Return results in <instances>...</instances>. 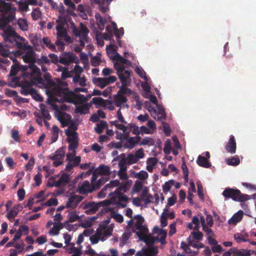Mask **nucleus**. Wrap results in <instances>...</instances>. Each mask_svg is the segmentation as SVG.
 Returning <instances> with one entry per match:
<instances>
[{
  "label": "nucleus",
  "mask_w": 256,
  "mask_h": 256,
  "mask_svg": "<svg viewBox=\"0 0 256 256\" xmlns=\"http://www.w3.org/2000/svg\"><path fill=\"white\" fill-rule=\"evenodd\" d=\"M20 204L14 206L13 208L8 211L6 214V217L10 220L12 221L16 216H17L18 214L20 212Z\"/></svg>",
  "instance_id": "16"
},
{
  "label": "nucleus",
  "mask_w": 256,
  "mask_h": 256,
  "mask_svg": "<svg viewBox=\"0 0 256 256\" xmlns=\"http://www.w3.org/2000/svg\"><path fill=\"white\" fill-rule=\"evenodd\" d=\"M55 44L58 46V52H62L64 50V44L62 40L60 38H57Z\"/></svg>",
  "instance_id": "52"
},
{
  "label": "nucleus",
  "mask_w": 256,
  "mask_h": 256,
  "mask_svg": "<svg viewBox=\"0 0 256 256\" xmlns=\"http://www.w3.org/2000/svg\"><path fill=\"white\" fill-rule=\"evenodd\" d=\"M230 250L236 256H250L251 254L250 250L245 249L236 250V248H230Z\"/></svg>",
  "instance_id": "21"
},
{
  "label": "nucleus",
  "mask_w": 256,
  "mask_h": 256,
  "mask_svg": "<svg viewBox=\"0 0 256 256\" xmlns=\"http://www.w3.org/2000/svg\"><path fill=\"white\" fill-rule=\"evenodd\" d=\"M18 64H13L11 66L10 72L8 74V76H13L17 74L18 72L20 71L18 68Z\"/></svg>",
  "instance_id": "50"
},
{
  "label": "nucleus",
  "mask_w": 256,
  "mask_h": 256,
  "mask_svg": "<svg viewBox=\"0 0 256 256\" xmlns=\"http://www.w3.org/2000/svg\"><path fill=\"white\" fill-rule=\"evenodd\" d=\"M112 230L109 227L104 226L96 229V233L90 236V240L92 244H96L100 240L104 241L107 237L112 234Z\"/></svg>",
  "instance_id": "3"
},
{
  "label": "nucleus",
  "mask_w": 256,
  "mask_h": 256,
  "mask_svg": "<svg viewBox=\"0 0 256 256\" xmlns=\"http://www.w3.org/2000/svg\"><path fill=\"white\" fill-rule=\"evenodd\" d=\"M98 173L101 175H110V167L104 164H102L99 167Z\"/></svg>",
  "instance_id": "34"
},
{
  "label": "nucleus",
  "mask_w": 256,
  "mask_h": 256,
  "mask_svg": "<svg viewBox=\"0 0 256 256\" xmlns=\"http://www.w3.org/2000/svg\"><path fill=\"white\" fill-rule=\"evenodd\" d=\"M122 69L118 70L116 74L122 86H128L131 84L132 80L130 78L131 72L128 70H123Z\"/></svg>",
  "instance_id": "7"
},
{
  "label": "nucleus",
  "mask_w": 256,
  "mask_h": 256,
  "mask_svg": "<svg viewBox=\"0 0 256 256\" xmlns=\"http://www.w3.org/2000/svg\"><path fill=\"white\" fill-rule=\"evenodd\" d=\"M38 40L42 48H44L46 46L52 51L58 52L55 44L52 43L50 39L48 36H44L42 38H40Z\"/></svg>",
  "instance_id": "11"
},
{
  "label": "nucleus",
  "mask_w": 256,
  "mask_h": 256,
  "mask_svg": "<svg viewBox=\"0 0 256 256\" xmlns=\"http://www.w3.org/2000/svg\"><path fill=\"white\" fill-rule=\"evenodd\" d=\"M18 24L22 30H28V24L26 20L25 19H19L18 22Z\"/></svg>",
  "instance_id": "40"
},
{
  "label": "nucleus",
  "mask_w": 256,
  "mask_h": 256,
  "mask_svg": "<svg viewBox=\"0 0 256 256\" xmlns=\"http://www.w3.org/2000/svg\"><path fill=\"white\" fill-rule=\"evenodd\" d=\"M70 182V175L66 174L64 173L62 174L60 178L56 180L57 184L58 186H65Z\"/></svg>",
  "instance_id": "20"
},
{
  "label": "nucleus",
  "mask_w": 256,
  "mask_h": 256,
  "mask_svg": "<svg viewBox=\"0 0 256 256\" xmlns=\"http://www.w3.org/2000/svg\"><path fill=\"white\" fill-rule=\"evenodd\" d=\"M172 150V142L169 139L167 140L164 144V152L166 154H168Z\"/></svg>",
  "instance_id": "43"
},
{
  "label": "nucleus",
  "mask_w": 256,
  "mask_h": 256,
  "mask_svg": "<svg viewBox=\"0 0 256 256\" xmlns=\"http://www.w3.org/2000/svg\"><path fill=\"white\" fill-rule=\"evenodd\" d=\"M154 141L152 138L150 137H146L142 139V141L139 144L140 146H153Z\"/></svg>",
  "instance_id": "47"
},
{
  "label": "nucleus",
  "mask_w": 256,
  "mask_h": 256,
  "mask_svg": "<svg viewBox=\"0 0 256 256\" xmlns=\"http://www.w3.org/2000/svg\"><path fill=\"white\" fill-rule=\"evenodd\" d=\"M234 238L238 242H246L248 241V240L244 238L243 235L240 233L235 234H234Z\"/></svg>",
  "instance_id": "63"
},
{
  "label": "nucleus",
  "mask_w": 256,
  "mask_h": 256,
  "mask_svg": "<svg viewBox=\"0 0 256 256\" xmlns=\"http://www.w3.org/2000/svg\"><path fill=\"white\" fill-rule=\"evenodd\" d=\"M226 164L229 166H236L240 163V158L238 156H234L226 160Z\"/></svg>",
  "instance_id": "31"
},
{
  "label": "nucleus",
  "mask_w": 256,
  "mask_h": 256,
  "mask_svg": "<svg viewBox=\"0 0 256 256\" xmlns=\"http://www.w3.org/2000/svg\"><path fill=\"white\" fill-rule=\"evenodd\" d=\"M76 202L75 201V196L74 194L70 196L68 200L66 202V208H74L76 207Z\"/></svg>",
  "instance_id": "35"
},
{
  "label": "nucleus",
  "mask_w": 256,
  "mask_h": 256,
  "mask_svg": "<svg viewBox=\"0 0 256 256\" xmlns=\"http://www.w3.org/2000/svg\"><path fill=\"white\" fill-rule=\"evenodd\" d=\"M190 242H189V244H186L184 242H182L180 243V248L183 249V250L187 254H192V250L190 249Z\"/></svg>",
  "instance_id": "54"
},
{
  "label": "nucleus",
  "mask_w": 256,
  "mask_h": 256,
  "mask_svg": "<svg viewBox=\"0 0 256 256\" xmlns=\"http://www.w3.org/2000/svg\"><path fill=\"white\" fill-rule=\"evenodd\" d=\"M18 66L20 71H21L23 72V76L27 77H32V74H30L29 72H27V70L29 68L28 66H27L24 65H20L18 64Z\"/></svg>",
  "instance_id": "44"
},
{
  "label": "nucleus",
  "mask_w": 256,
  "mask_h": 256,
  "mask_svg": "<svg viewBox=\"0 0 256 256\" xmlns=\"http://www.w3.org/2000/svg\"><path fill=\"white\" fill-rule=\"evenodd\" d=\"M68 220L64 222V223L65 226L68 223V222H73L76 221L79 218L78 216L76 214V212L75 211L70 212L68 214Z\"/></svg>",
  "instance_id": "32"
},
{
  "label": "nucleus",
  "mask_w": 256,
  "mask_h": 256,
  "mask_svg": "<svg viewBox=\"0 0 256 256\" xmlns=\"http://www.w3.org/2000/svg\"><path fill=\"white\" fill-rule=\"evenodd\" d=\"M143 186L142 183L139 181H136L132 189V193L140 192Z\"/></svg>",
  "instance_id": "49"
},
{
  "label": "nucleus",
  "mask_w": 256,
  "mask_h": 256,
  "mask_svg": "<svg viewBox=\"0 0 256 256\" xmlns=\"http://www.w3.org/2000/svg\"><path fill=\"white\" fill-rule=\"evenodd\" d=\"M95 18L96 20V24H106V20L103 18L100 14L96 13L95 14Z\"/></svg>",
  "instance_id": "60"
},
{
  "label": "nucleus",
  "mask_w": 256,
  "mask_h": 256,
  "mask_svg": "<svg viewBox=\"0 0 256 256\" xmlns=\"http://www.w3.org/2000/svg\"><path fill=\"white\" fill-rule=\"evenodd\" d=\"M113 60L117 61L122 64H130L128 60L123 58L118 52H116L113 58H112Z\"/></svg>",
  "instance_id": "29"
},
{
  "label": "nucleus",
  "mask_w": 256,
  "mask_h": 256,
  "mask_svg": "<svg viewBox=\"0 0 256 256\" xmlns=\"http://www.w3.org/2000/svg\"><path fill=\"white\" fill-rule=\"evenodd\" d=\"M132 183V180H127L126 182H123L120 184L119 187L116 189V190L120 192L122 190L124 192H126L130 188Z\"/></svg>",
  "instance_id": "25"
},
{
  "label": "nucleus",
  "mask_w": 256,
  "mask_h": 256,
  "mask_svg": "<svg viewBox=\"0 0 256 256\" xmlns=\"http://www.w3.org/2000/svg\"><path fill=\"white\" fill-rule=\"evenodd\" d=\"M196 162L199 166L204 168H209L212 166L210 162L206 157L200 155L198 156Z\"/></svg>",
  "instance_id": "19"
},
{
  "label": "nucleus",
  "mask_w": 256,
  "mask_h": 256,
  "mask_svg": "<svg viewBox=\"0 0 256 256\" xmlns=\"http://www.w3.org/2000/svg\"><path fill=\"white\" fill-rule=\"evenodd\" d=\"M94 83L101 88H104L108 85V83L106 82V79L104 78H98Z\"/></svg>",
  "instance_id": "37"
},
{
  "label": "nucleus",
  "mask_w": 256,
  "mask_h": 256,
  "mask_svg": "<svg viewBox=\"0 0 256 256\" xmlns=\"http://www.w3.org/2000/svg\"><path fill=\"white\" fill-rule=\"evenodd\" d=\"M225 150L228 152L234 154L236 152V144L234 136L233 135L230 136L228 142L225 145Z\"/></svg>",
  "instance_id": "12"
},
{
  "label": "nucleus",
  "mask_w": 256,
  "mask_h": 256,
  "mask_svg": "<svg viewBox=\"0 0 256 256\" xmlns=\"http://www.w3.org/2000/svg\"><path fill=\"white\" fill-rule=\"evenodd\" d=\"M59 68L62 69V72L61 74V78L62 80H64L68 78L72 77L71 73L72 72V70L68 71V68L66 67L61 66L60 68Z\"/></svg>",
  "instance_id": "38"
},
{
  "label": "nucleus",
  "mask_w": 256,
  "mask_h": 256,
  "mask_svg": "<svg viewBox=\"0 0 256 256\" xmlns=\"http://www.w3.org/2000/svg\"><path fill=\"white\" fill-rule=\"evenodd\" d=\"M136 234L140 240L144 241L148 245L150 244H152L156 241V237L150 235L145 236L144 234L140 232H136Z\"/></svg>",
  "instance_id": "14"
},
{
  "label": "nucleus",
  "mask_w": 256,
  "mask_h": 256,
  "mask_svg": "<svg viewBox=\"0 0 256 256\" xmlns=\"http://www.w3.org/2000/svg\"><path fill=\"white\" fill-rule=\"evenodd\" d=\"M28 67L30 70V74H32V78H33L34 75L36 76L40 75L41 72L40 69L35 64V63L28 64Z\"/></svg>",
  "instance_id": "28"
},
{
  "label": "nucleus",
  "mask_w": 256,
  "mask_h": 256,
  "mask_svg": "<svg viewBox=\"0 0 256 256\" xmlns=\"http://www.w3.org/2000/svg\"><path fill=\"white\" fill-rule=\"evenodd\" d=\"M36 63H37L38 65H42L43 64L50 65V61L48 56H42L40 58H38L36 60Z\"/></svg>",
  "instance_id": "46"
},
{
  "label": "nucleus",
  "mask_w": 256,
  "mask_h": 256,
  "mask_svg": "<svg viewBox=\"0 0 256 256\" xmlns=\"http://www.w3.org/2000/svg\"><path fill=\"white\" fill-rule=\"evenodd\" d=\"M84 209L85 210V213L87 214H92L98 210L100 205L93 202L86 203L84 202L82 203Z\"/></svg>",
  "instance_id": "10"
},
{
  "label": "nucleus",
  "mask_w": 256,
  "mask_h": 256,
  "mask_svg": "<svg viewBox=\"0 0 256 256\" xmlns=\"http://www.w3.org/2000/svg\"><path fill=\"white\" fill-rule=\"evenodd\" d=\"M64 154L65 152L64 148H61L50 154L49 157L52 160H61L64 158Z\"/></svg>",
  "instance_id": "17"
},
{
  "label": "nucleus",
  "mask_w": 256,
  "mask_h": 256,
  "mask_svg": "<svg viewBox=\"0 0 256 256\" xmlns=\"http://www.w3.org/2000/svg\"><path fill=\"white\" fill-rule=\"evenodd\" d=\"M114 99L115 104L117 107L120 106L122 104L127 101L126 96L122 94H119L118 92L114 96Z\"/></svg>",
  "instance_id": "18"
},
{
  "label": "nucleus",
  "mask_w": 256,
  "mask_h": 256,
  "mask_svg": "<svg viewBox=\"0 0 256 256\" xmlns=\"http://www.w3.org/2000/svg\"><path fill=\"white\" fill-rule=\"evenodd\" d=\"M148 174L144 170H140V172L136 174V177L140 180H144L148 178Z\"/></svg>",
  "instance_id": "45"
},
{
  "label": "nucleus",
  "mask_w": 256,
  "mask_h": 256,
  "mask_svg": "<svg viewBox=\"0 0 256 256\" xmlns=\"http://www.w3.org/2000/svg\"><path fill=\"white\" fill-rule=\"evenodd\" d=\"M65 133L68 136L67 142L69 143L68 149L69 150L72 151V152L71 153L72 156H76V150L78 145V134L76 132H71L68 130H66Z\"/></svg>",
  "instance_id": "4"
},
{
  "label": "nucleus",
  "mask_w": 256,
  "mask_h": 256,
  "mask_svg": "<svg viewBox=\"0 0 256 256\" xmlns=\"http://www.w3.org/2000/svg\"><path fill=\"white\" fill-rule=\"evenodd\" d=\"M243 214L244 212L242 210H238L228 220V224L234 225L239 222L242 220Z\"/></svg>",
  "instance_id": "15"
},
{
  "label": "nucleus",
  "mask_w": 256,
  "mask_h": 256,
  "mask_svg": "<svg viewBox=\"0 0 256 256\" xmlns=\"http://www.w3.org/2000/svg\"><path fill=\"white\" fill-rule=\"evenodd\" d=\"M100 58L97 56H93L90 60V64L92 66L96 67L99 65Z\"/></svg>",
  "instance_id": "64"
},
{
  "label": "nucleus",
  "mask_w": 256,
  "mask_h": 256,
  "mask_svg": "<svg viewBox=\"0 0 256 256\" xmlns=\"http://www.w3.org/2000/svg\"><path fill=\"white\" fill-rule=\"evenodd\" d=\"M48 57L50 58V63H53L54 64H58V63H60V58H59L56 54L52 53L50 54Z\"/></svg>",
  "instance_id": "55"
},
{
  "label": "nucleus",
  "mask_w": 256,
  "mask_h": 256,
  "mask_svg": "<svg viewBox=\"0 0 256 256\" xmlns=\"http://www.w3.org/2000/svg\"><path fill=\"white\" fill-rule=\"evenodd\" d=\"M129 198L120 191L115 190L114 192V196L110 198V201L115 204H117L118 207L124 208L127 206V204L122 202H128Z\"/></svg>",
  "instance_id": "5"
},
{
  "label": "nucleus",
  "mask_w": 256,
  "mask_h": 256,
  "mask_svg": "<svg viewBox=\"0 0 256 256\" xmlns=\"http://www.w3.org/2000/svg\"><path fill=\"white\" fill-rule=\"evenodd\" d=\"M67 82L60 80L58 84L48 91L50 98L48 103L52 104L56 102H66L74 104H82L88 100L85 96L82 94H76L74 92L70 90L67 88Z\"/></svg>",
  "instance_id": "1"
},
{
  "label": "nucleus",
  "mask_w": 256,
  "mask_h": 256,
  "mask_svg": "<svg viewBox=\"0 0 256 256\" xmlns=\"http://www.w3.org/2000/svg\"><path fill=\"white\" fill-rule=\"evenodd\" d=\"M114 34L117 38L118 42H120V40L124 34V28H121L119 30L118 29L116 31H114Z\"/></svg>",
  "instance_id": "58"
},
{
  "label": "nucleus",
  "mask_w": 256,
  "mask_h": 256,
  "mask_svg": "<svg viewBox=\"0 0 256 256\" xmlns=\"http://www.w3.org/2000/svg\"><path fill=\"white\" fill-rule=\"evenodd\" d=\"M108 179L106 178L101 177L98 179V180L96 182L95 184L94 185V189H98L102 185L104 184L107 181Z\"/></svg>",
  "instance_id": "48"
},
{
  "label": "nucleus",
  "mask_w": 256,
  "mask_h": 256,
  "mask_svg": "<svg viewBox=\"0 0 256 256\" xmlns=\"http://www.w3.org/2000/svg\"><path fill=\"white\" fill-rule=\"evenodd\" d=\"M18 35H16L4 38V40L6 42H8L12 46H14L15 43L17 41V37L18 36Z\"/></svg>",
  "instance_id": "59"
},
{
  "label": "nucleus",
  "mask_w": 256,
  "mask_h": 256,
  "mask_svg": "<svg viewBox=\"0 0 256 256\" xmlns=\"http://www.w3.org/2000/svg\"><path fill=\"white\" fill-rule=\"evenodd\" d=\"M197 187H198V194L199 198L202 200H204V195L203 193V190L202 184L200 181H198L196 183Z\"/></svg>",
  "instance_id": "56"
},
{
  "label": "nucleus",
  "mask_w": 256,
  "mask_h": 256,
  "mask_svg": "<svg viewBox=\"0 0 256 256\" xmlns=\"http://www.w3.org/2000/svg\"><path fill=\"white\" fill-rule=\"evenodd\" d=\"M136 145L137 144H136V142H135L134 138H133V137H130L128 139L126 140V142L124 144V147L128 150H132Z\"/></svg>",
  "instance_id": "27"
},
{
  "label": "nucleus",
  "mask_w": 256,
  "mask_h": 256,
  "mask_svg": "<svg viewBox=\"0 0 256 256\" xmlns=\"http://www.w3.org/2000/svg\"><path fill=\"white\" fill-rule=\"evenodd\" d=\"M158 253V250L156 246H148V248L145 250L144 252V256H154Z\"/></svg>",
  "instance_id": "23"
},
{
  "label": "nucleus",
  "mask_w": 256,
  "mask_h": 256,
  "mask_svg": "<svg viewBox=\"0 0 256 256\" xmlns=\"http://www.w3.org/2000/svg\"><path fill=\"white\" fill-rule=\"evenodd\" d=\"M14 46L18 49L22 50H26L29 53H34L32 48L28 44V42L25 38L18 36L17 37V41L14 44Z\"/></svg>",
  "instance_id": "8"
},
{
  "label": "nucleus",
  "mask_w": 256,
  "mask_h": 256,
  "mask_svg": "<svg viewBox=\"0 0 256 256\" xmlns=\"http://www.w3.org/2000/svg\"><path fill=\"white\" fill-rule=\"evenodd\" d=\"M136 72L138 74V76L144 80H147V76H146L145 72L140 68L136 66L135 68Z\"/></svg>",
  "instance_id": "57"
},
{
  "label": "nucleus",
  "mask_w": 256,
  "mask_h": 256,
  "mask_svg": "<svg viewBox=\"0 0 256 256\" xmlns=\"http://www.w3.org/2000/svg\"><path fill=\"white\" fill-rule=\"evenodd\" d=\"M56 30H57V38H60L66 36L67 32L64 28V27L60 26H58L56 27Z\"/></svg>",
  "instance_id": "39"
},
{
  "label": "nucleus",
  "mask_w": 256,
  "mask_h": 256,
  "mask_svg": "<svg viewBox=\"0 0 256 256\" xmlns=\"http://www.w3.org/2000/svg\"><path fill=\"white\" fill-rule=\"evenodd\" d=\"M34 53H29L28 52L27 54H26L22 56V58L24 60V62L26 63H28L29 64H31L36 63V60L34 58V56H33Z\"/></svg>",
  "instance_id": "22"
},
{
  "label": "nucleus",
  "mask_w": 256,
  "mask_h": 256,
  "mask_svg": "<svg viewBox=\"0 0 256 256\" xmlns=\"http://www.w3.org/2000/svg\"><path fill=\"white\" fill-rule=\"evenodd\" d=\"M191 234L193 236L194 239L198 240H201L203 238V234L200 231L192 232Z\"/></svg>",
  "instance_id": "61"
},
{
  "label": "nucleus",
  "mask_w": 256,
  "mask_h": 256,
  "mask_svg": "<svg viewBox=\"0 0 256 256\" xmlns=\"http://www.w3.org/2000/svg\"><path fill=\"white\" fill-rule=\"evenodd\" d=\"M3 31L4 32L3 35L4 38L17 35L16 32L12 26H8V28L3 30Z\"/></svg>",
  "instance_id": "30"
},
{
  "label": "nucleus",
  "mask_w": 256,
  "mask_h": 256,
  "mask_svg": "<svg viewBox=\"0 0 256 256\" xmlns=\"http://www.w3.org/2000/svg\"><path fill=\"white\" fill-rule=\"evenodd\" d=\"M10 52L9 50L5 49L2 45H0V54L4 57L6 58L9 56Z\"/></svg>",
  "instance_id": "62"
},
{
  "label": "nucleus",
  "mask_w": 256,
  "mask_h": 256,
  "mask_svg": "<svg viewBox=\"0 0 256 256\" xmlns=\"http://www.w3.org/2000/svg\"><path fill=\"white\" fill-rule=\"evenodd\" d=\"M42 204L46 206H57L58 204V200L56 198H50Z\"/></svg>",
  "instance_id": "51"
},
{
  "label": "nucleus",
  "mask_w": 256,
  "mask_h": 256,
  "mask_svg": "<svg viewBox=\"0 0 256 256\" xmlns=\"http://www.w3.org/2000/svg\"><path fill=\"white\" fill-rule=\"evenodd\" d=\"M174 180H172L168 182H166L164 185L162 186L163 192L166 194L170 190L171 186L174 184Z\"/></svg>",
  "instance_id": "36"
},
{
  "label": "nucleus",
  "mask_w": 256,
  "mask_h": 256,
  "mask_svg": "<svg viewBox=\"0 0 256 256\" xmlns=\"http://www.w3.org/2000/svg\"><path fill=\"white\" fill-rule=\"evenodd\" d=\"M94 188H92L90 182L88 180L84 181L81 186L78 188L77 192L80 194H87L92 192Z\"/></svg>",
  "instance_id": "13"
},
{
  "label": "nucleus",
  "mask_w": 256,
  "mask_h": 256,
  "mask_svg": "<svg viewBox=\"0 0 256 256\" xmlns=\"http://www.w3.org/2000/svg\"><path fill=\"white\" fill-rule=\"evenodd\" d=\"M36 85V84L32 80H23L22 81L20 86V93L24 96L31 95L33 94L36 90L32 86Z\"/></svg>",
  "instance_id": "6"
},
{
  "label": "nucleus",
  "mask_w": 256,
  "mask_h": 256,
  "mask_svg": "<svg viewBox=\"0 0 256 256\" xmlns=\"http://www.w3.org/2000/svg\"><path fill=\"white\" fill-rule=\"evenodd\" d=\"M65 226H66L64 225V223H60L59 224H54L50 230L49 233L57 236L59 234L60 230Z\"/></svg>",
  "instance_id": "26"
},
{
  "label": "nucleus",
  "mask_w": 256,
  "mask_h": 256,
  "mask_svg": "<svg viewBox=\"0 0 256 256\" xmlns=\"http://www.w3.org/2000/svg\"><path fill=\"white\" fill-rule=\"evenodd\" d=\"M60 63L64 65H67L74 62L76 58V56L73 52H63V53L60 56Z\"/></svg>",
  "instance_id": "9"
},
{
  "label": "nucleus",
  "mask_w": 256,
  "mask_h": 256,
  "mask_svg": "<svg viewBox=\"0 0 256 256\" xmlns=\"http://www.w3.org/2000/svg\"><path fill=\"white\" fill-rule=\"evenodd\" d=\"M90 108V106L88 103H86L82 106H77L76 112L80 114H86L89 112Z\"/></svg>",
  "instance_id": "24"
},
{
  "label": "nucleus",
  "mask_w": 256,
  "mask_h": 256,
  "mask_svg": "<svg viewBox=\"0 0 256 256\" xmlns=\"http://www.w3.org/2000/svg\"><path fill=\"white\" fill-rule=\"evenodd\" d=\"M126 160L127 163L128 164H136L138 161V158H136V156L132 154H128Z\"/></svg>",
  "instance_id": "42"
},
{
  "label": "nucleus",
  "mask_w": 256,
  "mask_h": 256,
  "mask_svg": "<svg viewBox=\"0 0 256 256\" xmlns=\"http://www.w3.org/2000/svg\"><path fill=\"white\" fill-rule=\"evenodd\" d=\"M9 22V20L8 18H0V28L2 30H4L5 28H6L8 26V23Z\"/></svg>",
  "instance_id": "53"
},
{
  "label": "nucleus",
  "mask_w": 256,
  "mask_h": 256,
  "mask_svg": "<svg viewBox=\"0 0 256 256\" xmlns=\"http://www.w3.org/2000/svg\"><path fill=\"white\" fill-rule=\"evenodd\" d=\"M222 196L226 198H232L234 201L244 202L250 199V196L242 194L238 189L226 188L223 191Z\"/></svg>",
  "instance_id": "2"
},
{
  "label": "nucleus",
  "mask_w": 256,
  "mask_h": 256,
  "mask_svg": "<svg viewBox=\"0 0 256 256\" xmlns=\"http://www.w3.org/2000/svg\"><path fill=\"white\" fill-rule=\"evenodd\" d=\"M72 155V154L68 153L66 154V160L68 162V164H66V166L65 170L67 172H70L74 166H73V164H72V160L70 158V156Z\"/></svg>",
  "instance_id": "41"
},
{
  "label": "nucleus",
  "mask_w": 256,
  "mask_h": 256,
  "mask_svg": "<svg viewBox=\"0 0 256 256\" xmlns=\"http://www.w3.org/2000/svg\"><path fill=\"white\" fill-rule=\"evenodd\" d=\"M106 101L101 97H95L92 98V102L98 106H106Z\"/></svg>",
  "instance_id": "33"
}]
</instances>
